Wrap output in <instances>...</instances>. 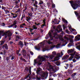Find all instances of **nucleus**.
<instances>
[{"label":"nucleus","mask_w":80,"mask_h":80,"mask_svg":"<svg viewBox=\"0 0 80 80\" xmlns=\"http://www.w3.org/2000/svg\"><path fill=\"white\" fill-rule=\"evenodd\" d=\"M52 7L53 8H55V5L54 4H52Z\"/></svg>","instance_id":"obj_41"},{"label":"nucleus","mask_w":80,"mask_h":80,"mask_svg":"<svg viewBox=\"0 0 80 80\" xmlns=\"http://www.w3.org/2000/svg\"><path fill=\"white\" fill-rule=\"evenodd\" d=\"M29 73H30L31 72V67H29Z\"/></svg>","instance_id":"obj_53"},{"label":"nucleus","mask_w":80,"mask_h":80,"mask_svg":"<svg viewBox=\"0 0 80 80\" xmlns=\"http://www.w3.org/2000/svg\"><path fill=\"white\" fill-rule=\"evenodd\" d=\"M44 26H45V23H43V24L41 26V28H43V27Z\"/></svg>","instance_id":"obj_43"},{"label":"nucleus","mask_w":80,"mask_h":80,"mask_svg":"<svg viewBox=\"0 0 80 80\" xmlns=\"http://www.w3.org/2000/svg\"><path fill=\"white\" fill-rule=\"evenodd\" d=\"M69 57V56L68 55L65 56H64L63 58V60H64L65 59H66L67 58H68Z\"/></svg>","instance_id":"obj_26"},{"label":"nucleus","mask_w":80,"mask_h":80,"mask_svg":"<svg viewBox=\"0 0 80 80\" xmlns=\"http://www.w3.org/2000/svg\"><path fill=\"white\" fill-rule=\"evenodd\" d=\"M26 18H27L26 19V21H27V22H28V23H30L29 21H30V20H32V18H31L30 17H27Z\"/></svg>","instance_id":"obj_13"},{"label":"nucleus","mask_w":80,"mask_h":80,"mask_svg":"<svg viewBox=\"0 0 80 80\" xmlns=\"http://www.w3.org/2000/svg\"><path fill=\"white\" fill-rule=\"evenodd\" d=\"M56 31L57 32H60V31H59L58 30V29H56Z\"/></svg>","instance_id":"obj_62"},{"label":"nucleus","mask_w":80,"mask_h":80,"mask_svg":"<svg viewBox=\"0 0 80 80\" xmlns=\"http://www.w3.org/2000/svg\"><path fill=\"white\" fill-rule=\"evenodd\" d=\"M53 35L54 38H55V36L57 35V33H53Z\"/></svg>","instance_id":"obj_39"},{"label":"nucleus","mask_w":80,"mask_h":80,"mask_svg":"<svg viewBox=\"0 0 80 80\" xmlns=\"http://www.w3.org/2000/svg\"><path fill=\"white\" fill-rule=\"evenodd\" d=\"M63 30H65V28H66V27L64 25H63Z\"/></svg>","instance_id":"obj_46"},{"label":"nucleus","mask_w":80,"mask_h":80,"mask_svg":"<svg viewBox=\"0 0 80 80\" xmlns=\"http://www.w3.org/2000/svg\"><path fill=\"white\" fill-rule=\"evenodd\" d=\"M13 18H17V15L15 14H13Z\"/></svg>","instance_id":"obj_29"},{"label":"nucleus","mask_w":80,"mask_h":80,"mask_svg":"<svg viewBox=\"0 0 80 80\" xmlns=\"http://www.w3.org/2000/svg\"><path fill=\"white\" fill-rule=\"evenodd\" d=\"M13 26L12 24H11V25L9 26H8V27L9 28H11V27H12Z\"/></svg>","instance_id":"obj_44"},{"label":"nucleus","mask_w":80,"mask_h":80,"mask_svg":"<svg viewBox=\"0 0 80 80\" xmlns=\"http://www.w3.org/2000/svg\"><path fill=\"white\" fill-rule=\"evenodd\" d=\"M35 48L36 50H40V48L39 47V46L35 47Z\"/></svg>","instance_id":"obj_23"},{"label":"nucleus","mask_w":80,"mask_h":80,"mask_svg":"<svg viewBox=\"0 0 80 80\" xmlns=\"http://www.w3.org/2000/svg\"><path fill=\"white\" fill-rule=\"evenodd\" d=\"M20 8H18V9L17 12H20Z\"/></svg>","instance_id":"obj_60"},{"label":"nucleus","mask_w":80,"mask_h":80,"mask_svg":"<svg viewBox=\"0 0 80 80\" xmlns=\"http://www.w3.org/2000/svg\"><path fill=\"white\" fill-rule=\"evenodd\" d=\"M36 79L37 80H40L41 79L40 77H39L38 75H37L36 76Z\"/></svg>","instance_id":"obj_22"},{"label":"nucleus","mask_w":80,"mask_h":80,"mask_svg":"<svg viewBox=\"0 0 80 80\" xmlns=\"http://www.w3.org/2000/svg\"><path fill=\"white\" fill-rule=\"evenodd\" d=\"M66 66L67 67H68L69 66V64H66Z\"/></svg>","instance_id":"obj_61"},{"label":"nucleus","mask_w":80,"mask_h":80,"mask_svg":"<svg viewBox=\"0 0 80 80\" xmlns=\"http://www.w3.org/2000/svg\"><path fill=\"white\" fill-rule=\"evenodd\" d=\"M56 63L58 66H59L60 65V62L59 61H57Z\"/></svg>","instance_id":"obj_27"},{"label":"nucleus","mask_w":80,"mask_h":80,"mask_svg":"<svg viewBox=\"0 0 80 80\" xmlns=\"http://www.w3.org/2000/svg\"><path fill=\"white\" fill-rule=\"evenodd\" d=\"M45 38L46 39H48V35H47L46 36V37H45Z\"/></svg>","instance_id":"obj_45"},{"label":"nucleus","mask_w":80,"mask_h":80,"mask_svg":"<svg viewBox=\"0 0 80 80\" xmlns=\"http://www.w3.org/2000/svg\"><path fill=\"white\" fill-rule=\"evenodd\" d=\"M52 53L54 55H56V52L55 51L52 52Z\"/></svg>","instance_id":"obj_42"},{"label":"nucleus","mask_w":80,"mask_h":80,"mask_svg":"<svg viewBox=\"0 0 80 80\" xmlns=\"http://www.w3.org/2000/svg\"><path fill=\"white\" fill-rule=\"evenodd\" d=\"M68 53H71L70 54H72L76 55L75 57V58H76L77 60L79 59L80 58V56H79L77 52H73V49L69 50L68 51Z\"/></svg>","instance_id":"obj_2"},{"label":"nucleus","mask_w":80,"mask_h":80,"mask_svg":"<svg viewBox=\"0 0 80 80\" xmlns=\"http://www.w3.org/2000/svg\"><path fill=\"white\" fill-rule=\"evenodd\" d=\"M50 37V38L51 39V40H53V36L52 35V34L50 32H49L48 33Z\"/></svg>","instance_id":"obj_14"},{"label":"nucleus","mask_w":80,"mask_h":80,"mask_svg":"<svg viewBox=\"0 0 80 80\" xmlns=\"http://www.w3.org/2000/svg\"><path fill=\"white\" fill-rule=\"evenodd\" d=\"M3 33V31H0V34H1V33Z\"/></svg>","instance_id":"obj_56"},{"label":"nucleus","mask_w":80,"mask_h":80,"mask_svg":"<svg viewBox=\"0 0 80 80\" xmlns=\"http://www.w3.org/2000/svg\"><path fill=\"white\" fill-rule=\"evenodd\" d=\"M29 30L30 32H32V30H33V29H32L31 28H29Z\"/></svg>","instance_id":"obj_47"},{"label":"nucleus","mask_w":80,"mask_h":80,"mask_svg":"<svg viewBox=\"0 0 80 80\" xmlns=\"http://www.w3.org/2000/svg\"><path fill=\"white\" fill-rule=\"evenodd\" d=\"M80 37V35H78L77 36H76V37Z\"/></svg>","instance_id":"obj_63"},{"label":"nucleus","mask_w":80,"mask_h":80,"mask_svg":"<svg viewBox=\"0 0 80 80\" xmlns=\"http://www.w3.org/2000/svg\"><path fill=\"white\" fill-rule=\"evenodd\" d=\"M69 65L70 66V67H73V65H72V64H70Z\"/></svg>","instance_id":"obj_58"},{"label":"nucleus","mask_w":80,"mask_h":80,"mask_svg":"<svg viewBox=\"0 0 80 80\" xmlns=\"http://www.w3.org/2000/svg\"><path fill=\"white\" fill-rule=\"evenodd\" d=\"M16 24H17V21L15 20L14 22H13V24H12L13 26L14 25H16Z\"/></svg>","instance_id":"obj_30"},{"label":"nucleus","mask_w":80,"mask_h":80,"mask_svg":"<svg viewBox=\"0 0 80 80\" xmlns=\"http://www.w3.org/2000/svg\"><path fill=\"white\" fill-rule=\"evenodd\" d=\"M69 3H71L74 10H76V9H77V8L78 6L77 5H75V2H74L73 1H69Z\"/></svg>","instance_id":"obj_5"},{"label":"nucleus","mask_w":80,"mask_h":80,"mask_svg":"<svg viewBox=\"0 0 80 80\" xmlns=\"http://www.w3.org/2000/svg\"><path fill=\"white\" fill-rule=\"evenodd\" d=\"M60 46V44H58L57 45H54L53 46H52L51 47V49H52L53 48H54V47H56V48H59V46Z\"/></svg>","instance_id":"obj_9"},{"label":"nucleus","mask_w":80,"mask_h":80,"mask_svg":"<svg viewBox=\"0 0 80 80\" xmlns=\"http://www.w3.org/2000/svg\"><path fill=\"white\" fill-rule=\"evenodd\" d=\"M30 53L31 54V55H33V53L32 52H30Z\"/></svg>","instance_id":"obj_59"},{"label":"nucleus","mask_w":80,"mask_h":80,"mask_svg":"<svg viewBox=\"0 0 80 80\" xmlns=\"http://www.w3.org/2000/svg\"><path fill=\"white\" fill-rule=\"evenodd\" d=\"M72 46V43H69L68 45V47H71Z\"/></svg>","instance_id":"obj_48"},{"label":"nucleus","mask_w":80,"mask_h":80,"mask_svg":"<svg viewBox=\"0 0 80 80\" xmlns=\"http://www.w3.org/2000/svg\"><path fill=\"white\" fill-rule=\"evenodd\" d=\"M4 42H5V41H1L0 45H3V43H4Z\"/></svg>","instance_id":"obj_36"},{"label":"nucleus","mask_w":80,"mask_h":80,"mask_svg":"<svg viewBox=\"0 0 80 80\" xmlns=\"http://www.w3.org/2000/svg\"><path fill=\"white\" fill-rule=\"evenodd\" d=\"M64 38H65V39H66V40H68V38H67V37L66 36L64 37Z\"/></svg>","instance_id":"obj_51"},{"label":"nucleus","mask_w":80,"mask_h":80,"mask_svg":"<svg viewBox=\"0 0 80 80\" xmlns=\"http://www.w3.org/2000/svg\"><path fill=\"white\" fill-rule=\"evenodd\" d=\"M75 5H77L78 6L77 8H78V7L80 6V1L79 0L78 1V2L76 1L75 2Z\"/></svg>","instance_id":"obj_10"},{"label":"nucleus","mask_w":80,"mask_h":80,"mask_svg":"<svg viewBox=\"0 0 80 80\" xmlns=\"http://www.w3.org/2000/svg\"><path fill=\"white\" fill-rule=\"evenodd\" d=\"M25 26H26V25H25V23H23L20 26V28H23Z\"/></svg>","instance_id":"obj_17"},{"label":"nucleus","mask_w":80,"mask_h":80,"mask_svg":"<svg viewBox=\"0 0 80 80\" xmlns=\"http://www.w3.org/2000/svg\"><path fill=\"white\" fill-rule=\"evenodd\" d=\"M2 10H4L5 11V10H5L6 9V8L3 7V6H2Z\"/></svg>","instance_id":"obj_37"},{"label":"nucleus","mask_w":80,"mask_h":80,"mask_svg":"<svg viewBox=\"0 0 80 80\" xmlns=\"http://www.w3.org/2000/svg\"><path fill=\"white\" fill-rule=\"evenodd\" d=\"M76 48L77 49H78V50H79L80 51V45H79V46H77Z\"/></svg>","instance_id":"obj_33"},{"label":"nucleus","mask_w":80,"mask_h":80,"mask_svg":"<svg viewBox=\"0 0 80 80\" xmlns=\"http://www.w3.org/2000/svg\"><path fill=\"white\" fill-rule=\"evenodd\" d=\"M28 14L30 17H32V13H28Z\"/></svg>","instance_id":"obj_50"},{"label":"nucleus","mask_w":80,"mask_h":80,"mask_svg":"<svg viewBox=\"0 0 80 80\" xmlns=\"http://www.w3.org/2000/svg\"><path fill=\"white\" fill-rule=\"evenodd\" d=\"M16 41H17V38L19 40L20 38V36H16Z\"/></svg>","instance_id":"obj_24"},{"label":"nucleus","mask_w":80,"mask_h":80,"mask_svg":"<svg viewBox=\"0 0 80 80\" xmlns=\"http://www.w3.org/2000/svg\"><path fill=\"white\" fill-rule=\"evenodd\" d=\"M32 3L33 4V5L35 6V7H37V4H38V2L36 0H32Z\"/></svg>","instance_id":"obj_8"},{"label":"nucleus","mask_w":80,"mask_h":80,"mask_svg":"<svg viewBox=\"0 0 80 80\" xmlns=\"http://www.w3.org/2000/svg\"><path fill=\"white\" fill-rule=\"evenodd\" d=\"M47 41H44L43 42H41L39 44V45L40 46V47H42V51L44 52L46 50H47L48 49V46L45 47V46H44L45 45V43Z\"/></svg>","instance_id":"obj_3"},{"label":"nucleus","mask_w":80,"mask_h":80,"mask_svg":"<svg viewBox=\"0 0 80 80\" xmlns=\"http://www.w3.org/2000/svg\"><path fill=\"white\" fill-rule=\"evenodd\" d=\"M41 70V68H39L37 69V74H38V73H39V72H40Z\"/></svg>","instance_id":"obj_19"},{"label":"nucleus","mask_w":80,"mask_h":80,"mask_svg":"<svg viewBox=\"0 0 80 80\" xmlns=\"http://www.w3.org/2000/svg\"><path fill=\"white\" fill-rule=\"evenodd\" d=\"M72 61L74 63H75V62H76V60H75V59H73Z\"/></svg>","instance_id":"obj_52"},{"label":"nucleus","mask_w":80,"mask_h":80,"mask_svg":"<svg viewBox=\"0 0 80 80\" xmlns=\"http://www.w3.org/2000/svg\"><path fill=\"white\" fill-rule=\"evenodd\" d=\"M60 40H61V41H63V40H64V39H63V38H60Z\"/></svg>","instance_id":"obj_49"},{"label":"nucleus","mask_w":80,"mask_h":80,"mask_svg":"<svg viewBox=\"0 0 80 80\" xmlns=\"http://www.w3.org/2000/svg\"><path fill=\"white\" fill-rule=\"evenodd\" d=\"M22 53H23V56L24 57H26V51L25 50H22Z\"/></svg>","instance_id":"obj_16"},{"label":"nucleus","mask_w":80,"mask_h":80,"mask_svg":"<svg viewBox=\"0 0 80 80\" xmlns=\"http://www.w3.org/2000/svg\"><path fill=\"white\" fill-rule=\"evenodd\" d=\"M54 57V56L53 55H51L49 56V57L44 56L43 57H38V62H37V60L36 59H34V65H35L36 64L38 63V65H42V62L43 61H45L46 60V58H48L50 59H52Z\"/></svg>","instance_id":"obj_1"},{"label":"nucleus","mask_w":80,"mask_h":80,"mask_svg":"<svg viewBox=\"0 0 80 80\" xmlns=\"http://www.w3.org/2000/svg\"><path fill=\"white\" fill-rule=\"evenodd\" d=\"M5 12H6V13H9L10 12H9V11L8 10H5Z\"/></svg>","instance_id":"obj_38"},{"label":"nucleus","mask_w":80,"mask_h":80,"mask_svg":"<svg viewBox=\"0 0 80 80\" xmlns=\"http://www.w3.org/2000/svg\"><path fill=\"white\" fill-rule=\"evenodd\" d=\"M4 35L5 38H7V36L8 37H10L12 36V33L10 32V31H7L5 32Z\"/></svg>","instance_id":"obj_4"},{"label":"nucleus","mask_w":80,"mask_h":80,"mask_svg":"<svg viewBox=\"0 0 80 80\" xmlns=\"http://www.w3.org/2000/svg\"><path fill=\"white\" fill-rule=\"evenodd\" d=\"M31 10H32V11H33V8L32 7L31 8Z\"/></svg>","instance_id":"obj_64"},{"label":"nucleus","mask_w":80,"mask_h":80,"mask_svg":"<svg viewBox=\"0 0 80 80\" xmlns=\"http://www.w3.org/2000/svg\"><path fill=\"white\" fill-rule=\"evenodd\" d=\"M63 55V52H61V54L60 53H58L57 54V56L55 57L54 58V61H57V60H59V58Z\"/></svg>","instance_id":"obj_6"},{"label":"nucleus","mask_w":80,"mask_h":80,"mask_svg":"<svg viewBox=\"0 0 80 80\" xmlns=\"http://www.w3.org/2000/svg\"><path fill=\"white\" fill-rule=\"evenodd\" d=\"M49 68H50V69L52 70L54 72H56V69H55L54 68H56V66H53L51 65H50L49 66Z\"/></svg>","instance_id":"obj_7"},{"label":"nucleus","mask_w":80,"mask_h":80,"mask_svg":"<svg viewBox=\"0 0 80 80\" xmlns=\"http://www.w3.org/2000/svg\"><path fill=\"white\" fill-rule=\"evenodd\" d=\"M70 42L71 43H73V39H71L70 40Z\"/></svg>","instance_id":"obj_54"},{"label":"nucleus","mask_w":80,"mask_h":80,"mask_svg":"<svg viewBox=\"0 0 80 80\" xmlns=\"http://www.w3.org/2000/svg\"><path fill=\"white\" fill-rule=\"evenodd\" d=\"M2 26H5V23H2Z\"/></svg>","instance_id":"obj_57"},{"label":"nucleus","mask_w":80,"mask_h":80,"mask_svg":"<svg viewBox=\"0 0 80 80\" xmlns=\"http://www.w3.org/2000/svg\"><path fill=\"white\" fill-rule=\"evenodd\" d=\"M42 77H45V76H46V74H45V73L44 72L42 73Z\"/></svg>","instance_id":"obj_25"},{"label":"nucleus","mask_w":80,"mask_h":80,"mask_svg":"<svg viewBox=\"0 0 80 80\" xmlns=\"http://www.w3.org/2000/svg\"><path fill=\"white\" fill-rule=\"evenodd\" d=\"M53 12H58V11L56 9H54L53 10Z\"/></svg>","instance_id":"obj_35"},{"label":"nucleus","mask_w":80,"mask_h":80,"mask_svg":"<svg viewBox=\"0 0 80 80\" xmlns=\"http://www.w3.org/2000/svg\"><path fill=\"white\" fill-rule=\"evenodd\" d=\"M62 21L64 22L65 23H68V21H67L65 20L64 18H62Z\"/></svg>","instance_id":"obj_20"},{"label":"nucleus","mask_w":80,"mask_h":80,"mask_svg":"<svg viewBox=\"0 0 80 80\" xmlns=\"http://www.w3.org/2000/svg\"><path fill=\"white\" fill-rule=\"evenodd\" d=\"M18 45H20V47H23V46L24 45V44H23V42L21 41L19 42Z\"/></svg>","instance_id":"obj_11"},{"label":"nucleus","mask_w":80,"mask_h":80,"mask_svg":"<svg viewBox=\"0 0 80 80\" xmlns=\"http://www.w3.org/2000/svg\"><path fill=\"white\" fill-rule=\"evenodd\" d=\"M21 60H22V61H23V62H27V61H26V60H25V59H23L22 58H21Z\"/></svg>","instance_id":"obj_32"},{"label":"nucleus","mask_w":80,"mask_h":80,"mask_svg":"<svg viewBox=\"0 0 80 80\" xmlns=\"http://www.w3.org/2000/svg\"><path fill=\"white\" fill-rule=\"evenodd\" d=\"M75 41H78L80 40V38L77 37V36L75 37Z\"/></svg>","instance_id":"obj_18"},{"label":"nucleus","mask_w":80,"mask_h":80,"mask_svg":"<svg viewBox=\"0 0 80 80\" xmlns=\"http://www.w3.org/2000/svg\"><path fill=\"white\" fill-rule=\"evenodd\" d=\"M47 43H48L49 44H52V42H50V40H49L47 42Z\"/></svg>","instance_id":"obj_31"},{"label":"nucleus","mask_w":80,"mask_h":80,"mask_svg":"<svg viewBox=\"0 0 80 80\" xmlns=\"http://www.w3.org/2000/svg\"><path fill=\"white\" fill-rule=\"evenodd\" d=\"M32 28H33L34 29H37V28H36V26L35 25L33 26L32 27Z\"/></svg>","instance_id":"obj_34"},{"label":"nucleus","mask_w":80,"mask_h":80,"mask_svg":"<svg viewBox=\"0 0 80 80\" xmlns=\"http://www.w3.org/2000/svg\"><path fill=\"white\" fill-rule=\"evenodd\" d=\"M77 75V73L75 72L72 74V77H74V76H75V75Z\"/></svg>","instance_id":"obj_40"},{"label":"nucleus","mask_w":80,"mask_h":80,"mask_svg":"<svg viewBox=\"0 0 80 80\" xmlns=\"http://www.w3.org/2000/svg\"><path fill=\"white\" fill-rule=\"evenodd\" d=\"M43 2L41 0H40L39 2V4L42 5V4H43Z\"/></svg>","instance_id":"obj_28"},{"label":"nucleus","mask_w":80,"mask_h":80,"mask_svg":"<svg viewBox=\"0 0 80 80\" xmlns=\"http://www.w3.org/2000/svg\"><path fill=\"white\" fill-rule=\"evenodd\" d=\"M14 28H17V25H14Z\"/></svg>","instance_id":"obj_55"},{"label":"nucleus","mask_w":80,"mask_h":80,"mask_svg":"<svg viewBox=\"0 0 80 80\" xmlns=\"http://www.w3.org/2000/svg\"><path fill=\"white\" fill-rule=\"evenodd\" d=\"M3 48H4L5 49H8V46L7 45H4L2 46Z\"/></svg>","instance_id":"obj_15"},{"label":"nucleus","mask_w":80,"mask_h":80,"mask_svg":"<svg viewBox=\"0 0 80 80\" xmlns=\"http://www.w3.org/2000/svg\"><path fill=\"white\" fill-rule=\"evenodd\" d=\"M70 55L71 56V57L69 58V60L71 61V60H72V59L73 58V57L74 56V55H72V54H70Z\"/></svg>","instance_id":"obj_12"},{"label":"nucleus","mask_w":80,"mask_h":80,"mask_svg":"<svg viewBox=\"0 0 80 80\" xmlns=\"http://www.w3.org/2000/svg\"><path fill=\"white\" fill-rule=\"evenodd\" d=\"M58 28H59L60 32H61V31H62V29H60V28H61V26L60 25L58 26Z\"/></svg>","instance_id":"obj_21"}]
</instances>
